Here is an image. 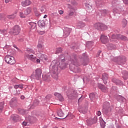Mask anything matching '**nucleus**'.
Here are the masks:
<instances>
[{
  "instance_id": "obj_42",
  "label": "nucleus",
  "mask_w": 128,
  "mask_h": 128,
  "mask_svg": "<svg viewBox=\"0 0 128 128\" xmlns=\"http://www.w3.org/2000/svg\"><path fill=\"white\" fill-rule=\"evenodd\" d=\"M20 16L22 18H26V15H24V14L22 12L20 13Z\"/></svg>"
},
{
  "instance_id": "obj_6",
  "label": "nucleus",
  "mask_w": 128,
  "mask_h": 128,
  "mask_svg": "<svg viewBox=\"0 0 128 128\" xmlns=\"http://www.w3.org/2000/svg\"><path fill=\"white\" fill-rule=\"evenodd\" d=\"M20 32V28L18 26H14L12 30V34L14 36H18Z\"/></svg>"
},
{
  "instance_id": "obj_34",
  "label": "nucleus",
  "mask_w": 128,
  "mask_h": 128,
  "mask_svg": "<svg viewBox=\"0 0 128 128\" xmlns=\"http://www.w3.org/2000/svg\"><path fill=\"white\" fill-rule=\"evenodd\" d=\"M100 124L102 128H104V126H106V124L104 123V120H102L100 122Z\"/></svg>"
},
{
  "instance_id": "obj_37",
  "label": "nucleus",
  "mask_w": 128,
  "mask_h": 128,
  "mask_svg": "<svg viewBox=\"0 0 128 128\" xmlns=\"http://www.w3.org/2000/svg\"><path fill=\"white\" fill-rule=\"evenodd\" d=\"M90 100H94V98H96V96H94V94H90Z\"/></svg>"
},
{
  "instance_id": "obj_54",
  "label": "nucleus",
  "mask_w": 128,
  "mask_h": 128,
  "mask_svg": "<svg viewBox=\"0 0 128 128\" xmlns=\"http://www.w3.org/2000/svg\"><path fill=\"white\" fill-rule=\"evenodd\" d=\"M13 46H14V48H16V50H18V47H17L16 45H14Z\"/></svg>"
},
{
  "instance_id": "obj_55",
  "label": "nucleus",
  "mask_w": 128,
  "mask_h": 128,
  "mask_svg": "<svg viewBox=\"0 0 128 128\" xmlns=\"http://www.w3.org/2000/svg\"><path fill=\"white\" fill-rule=\"evenodd\" d=\"M44 60H48V58L46 57V56H45Z\"/></svg>"
},
{
  "instance_id": "obj_20",
  "label": "nucleus",
  "mask_w": 128,
  "mask_h": 128,
  "mask_svg": "<svg viewBox=\"0 0 128 128\" xmlns=\"http://www.w3.org/2000/svg\"><path fill=\"white\" fill-rule=\"evenodd\" d=\"M58 116H60L61 118H66V116H64V112H62L61 109L58 112Z\"/></svg>"
},
{
  "instance_id": "obj_26",
  "label": "nucleus",
  "mask_w": 128,
  "mask_h": 128,
  "mask_svg": "<svg viewBox=\"0 0 128 128\" xmlns=\"http://www.w3.org/2000/svg\"><path fill=\"white\" fill-rule=\"evenodd\" d=\"M44 48L43 42H40V41H39L38 44L37 45V48L42 49Z\"/></svg>"
},
{
  "instance_id": "obj_50",
  "label": "nucleus",
  "mask_w": 128,
  "mask_h": 128,
  "mask_svg": "<svg viewBox=\"0 0 128 128\" xmlns=\"http://www.w3.org/2000/svg\"><path fill=\"white\" fill-rule=\"evenodd\" d=\"M23 126H26L28 124V123L26 122H22Z\"/></svg>"
},
{
  "instance_id": "obj_49",
  "label": "nucleus",
  "mask_w": 128,
  "mask_h": 128,
  "mask_svg": "<svg viewBox=\"0 0 128 128\" xmlns=\"http://www.w3.org/2000/svg\"><path fill=\"white\" fill-rule=\"evenodd\" d=\"M10 2H12V0H5L6 4H8Z\"/></svg>"
},
{
  "instance_id": "obj_52",
  "label": "nucleus",
  "mask_w": 128,
  "mask_h": 128,
  "mask_svg": "<svg viewBox=\"0 0 128 128\" xmlns=\"http://www.w3.org/2000/svg\"><path fill=\"white\" fill-rule=\"evenodd\" d=\"M21 100H24V96H22L20 97Z\"/></svg>"
},
{
  "instance_id": "obj_62",
  "label": "nucleus",
  "mask_w": 128,
  "mask_h": 128,
  "mask_svg": "<svg viewBox=\"0 0 128 128\" xmlns=\"http://www.w3.org/2000/svg\"><path fill=\"white\" fill-rule=\"evenodd\" d=\"M64 118H65L64 117H63Z\"/></svg>"
},
{
  "instance_id": "obj_45",
  "label": "nucleus",
  "mask_w": 128,
  "mask_h": 128,
  "mask_svg": "<svg viewBox=\"0 0 128 128\" xmlns=\"http://www.w3.org/2000/svg\"><path fill=\"white\" fill-rule=\"evenodd\" d=\"M36 62L37 64H40V60L36 58Z\"/></svg>"
},
{
  "instance_id": "obj_53",
  "label": "nucleus",
  "mask_w": 128,
  "mask_h": 128,
  "mask_svg": "<svg viewBox=\"0 0 128 128\" xmlns=\"http://www.w3.org/2000/svg\"><path fill=\"white\" fill-rule=\"evenodd\" d=\"M103 12H104V14H108V10H103Z\"/></svg>"
},
{
  "instance_id": "obj_39",
  "label": "nucleus",
  "mask_w": 128,
  "mask_h": 128,
  "mask_svg": "<svg viewBox=\"0 0 128 128\" xmlns=\"http://www.w3.org/2000/svg\"><path fill=\"white\" fill-rule=\"evenodd\" d=\"M46 56H44V54H40L39 56H38V57H39V58L40 60H44V58Z\"/></svg>"
},
{
  "instance_id": "obj_32",
  "label": "nucleus",
  "mask_w": 128,
  "mask_h": 128,
  "mask_svg": "<svg viewBox=\"0 0 128 128\" xmlns=\"http://www.w3.org/2000/svg\"><path fill=\"white\" fill-rule=\"evenodd\" d=\"M74 11H72L70 12H69V14H68V16H66V18H70V16H72L74 15Z\"/></svg>"
},
{
  "instance_id": "obj_31",
  "label": "nucleus",
  "mask_w": 128,
  "mask_h": 128,
  "mask_svg": "<svg viewBox=\"0 0 128 128\" xmlns=\"http://www.w3.org/2000/svg\"><path fill=\"white\" fill-rule=\"evenodd\" d=\"M122 26H123L124 28H126V24H128V22L126 21V20L124 19L122 20Z\"/></svg>"
},
{
  "instance_id": "obj_60",
  "label": "nucleus",
  "mask_w": 128,
  "mask_h": 128,
  "mask_svg": "<svg viewBox=\"0 0 128 128\" xmlns=\"http://www.w3.org/2000/svg\"><path fill=\"white\" fill-rule=\"evenodd\" d=\"M107 104H109V103H107Z\"/></svg>"
},
{
  "instance_id": "obj_22",
  "label": "nucleus",
  "mask_w": 128,
  "mask_h": 128,
  "mask_svg": "<svg viewBox=\"0 0 128 128\" xmlns=\"http://www.w3.org/2000/svg\"><path fill=\"white\" fill-rule=\"evenodd\" d=\"M71 62L73 64H74V66H80V64H78V62L76 58H74L72 59Z\"/></svg>"
},
{
  "instance_id": "obj_7",
  "label": "nucleus",
  "mask_w": 128,
  "mask_h": 128,
  "mask_svg": "<svg viewBox=\"0 0 128 128\" xmlns=\"http://www.w3.org/2000/svg\"><path fill=\"white\" fill-rule=\"evenodd\" d=\"M100 40L102 44H106L108 42V38L105 35H102L100 36Z\"/></svg>"
},
{
  "instance_id": "obj_14",
  "label": "nucleus",
  "mask_w": 128,
  "mask_h": 128,
  "mask_svg": "<svg viewBox=\"0 0 128 128\" xmlns=\"http://www.w3.org/2000/svg\"><path fill=\"white\" fill-rule=\"evenodd\" d=\"M98 87L104 92H106L108 90V88H106V87L100 84H98Z\"/></svg>"
},
{
  "instance_id": "obj_40",
  "label": "nucleus",
  "mask_w": 128,
  "mask_h": 128,
  "mask_svg": "<svg viewBox=\"0 0 128 128\" xmlns=\"http://www.w3.org/2000/svg\"><path fill=\"white\" fill-rule=\"evenodd\" d=\"M0 32H1L2 34H4V36H6V34H8V32H6V30H0Z\"/></svg>"
},
{
  "instance_id": "obj_57",
  "label": "nucleus",
  "mask_w": 128,
  "mask_h": 128,
  "mask_svg": "<svg viewBox=\"0 0 128 128\" xmlns=\"http://www.w3.org/2000/svg\"><path fill=\"white\" fill-rule=\"evenodd\" d=\"M82 97H81V98H79L78 102H80V100H82Z\"/></svg>"
},
{
  "instance_id": "obj_28",
  "label": "nucleus",
  "mask_w": 128,
  "mask_h": 128,
  "mask_svg": "<svg viewBox=\"0 0 128 128\" xmlns=\"http://www.w3.org/2000/svg\"><path fill=\"white\" fill-rule=\"evenodd\" d=\"M42 78H43L44 80H47L48 82L50 80V76L46 75H43Z\"/></svg>"
},
{
  "instance_id": "obj_33",
  "label": "nucleus",
  "mask_w": 128,
  "mask_h": 128,
  "mask_svg": "<svg viewBox=\"0 0 128 128\" xmlns=\"http://www.w3.org/2000/svg\"><path fill=\"white\" fill-rule=\"evenodd\" d=\"M106 46L108 50H112L114 48V45L112 44H108Z\"/></svg>"
},
{
  "instance_id": "obj_23",
  "label": "nucleus",
  "mask_w": 128,
  "mask_h": 128,
  "mask_svg": "<svg viewBox=\"0 0 128 128\" xmlns=\"http://www.w3.org/2000/svg\"><path fill=\"white\" fill-rule=\"evenodd\" d=\"M30 12H32V8H28L25 10L24 14L26 16H28V14H30Z\"/></svg>"
},
{
  "instance_id": "obj_41",
  "label": "nucleus",
  "mask_w": 128,
  "mask_h": 128,
  "mask_svg": "<svg viewBox=\"0 0 128 128\" xmlns=\"http://www.w3.org/2000/svg\"><path fill=\"white\" fill-rule=\"evenodd\" d=\"M88 112V108H82V114H86Z\"/></svg>"
},
{
  "instance_id": "obj_1",
  "label": "nucleus",
  "mask_w": 128,
  "mask_h": 128,
  "mask_svg": "<svg viewBox=\"0 0 128 128\" xmlns=\"http://www.w3.org/2000/svg\"><path fill=\"white\" fill-rule=\"evenodd\" d=\"M62 60L64 59H62L60 57L58 60H54L50 66V70L52 72V77L55 78V80L58 78V73L60 72L58 68H60V62H62Z\"/></svg>"
},
{
  "instance_id": "obj_58",
  "label": "nucleus",
  "mask_w": 128,
  "mask_h": 128,
  "mask_svg": "<svg viewBox=\"0 0 128 128\" xmlns=\"http://www.w3.org/2000/svg\"><path fill=\"white\" fill-rule=\"evenodd\" d=\"M100 120H102V117L100 118Z\"/></svg>"
},
{
  "instance_id": "obj_27",
  "label": "nucleus",
  "mask_w": 128,
  "mask_h": 128,
  "mask_svg": "<svg viewBox=\"0 0 128 128\" xmlns=\"http://www.w3.org/2000/svg\"><path fill=\"white\" fill-rule=\"evenodd\" d=\"M60 68L62 70H64L66 68V64L64 62H62L60 66Z\"/></svg>"
},
{
  "instance_id": "obj_15",
  "label": "nucleus",
  "mask_w": 128,
  "mask_h": 128,
  "mask_svg": "<svg viewBox=\"0 0 128 128\" xmlns=\"http://www.w3.org/2000/svg\"><path fill=\"white\" fill-rule=\"evenodd\" d=\"M94 26L96 30H100V28H102V26H104V24L100 23H96L94 25Z\"/></svg>"
},
{
  "instance_id": "obj_9",
  "label": "nucleus",
  "mask_w": 128,
  "mask_h": 128,
  "mask_svg": "<svg viewBox=\"0 0 128 128\" xmlns=\"http://www.w3.org/2000/svg\"><path fill=\"white\" fill-rule=\"evenodd\" d=\"M31 54H34L35 52L32 49L28 48L25 52L24 56L26 58L28 56H30Z\"/></svg>"
},
{
  "instance_id": "obj_56",
  "label": "nucleus",
  "mask_w": 128,
  "mask_h": 128,
  "mask_svg": "<svg viewBox=\"0 0 128 128\" xmlns=\"http://www.w3.org/2000/svg\"><path fill=\"white\" fill-rule=\"evenodd\" d=\"M47 17H48V15L46 14L44 16V18H46Z\"/></svg>"
},
{
  "instance_id": "obj_46",
  "label": "nucleus",
  "mask_w": 128,
  "mask_h": 128,
  "mask_svg": "<svg viewBox=\"0 0 128 128\" xmlns=\"http://www.w3.org/2000/svg\"><path fill=\"white\" fill-rule=\"evenodd\" d=\"M59 14H64V10H60L58 11Z\"/></svg>"
},
{
  "instance_id": "obj_5",
  "label": "nucleus",
  "mask_w": 128,
  "mask_h": 128,
  "mask_svg": "<svg viewBox=\"0 0 128 128\" xmlns=\"http://www.w3.org/2000/svg\"><path fill=\"white\" fill-rule=\"evenodd\" d=\"M112 40H116V38L118 40H126L127 38L126 36H124L122 34H113L112 36Z\"/></svg>"
},
{
  "instance_id": "obj_48",
  "label": "nucleus",
  "mask_w": 128,
  "mask_h": 128,
  "mask_svg": "<svg viewBox=\"0 0 128 128\" xmlns=\"http://www.w3.org/2000/svg\"><path fill=\"white\" fill-rule=\"evenodd\" d=\"M125 4H128V0H122Z\"/></svg>"
},
{
  "instance_id": "obj_18",
  "label": "nucleus",
  "mask_w": 128,
  "mask_h": 128,
  "mask_svg": "<svg viewBox=\"0 0 128 128\" xmlns=\"http://www.w3.org/2000/svg\"><path fill=\"white\" fill-rule=\"evenodd\" d=\"M70 34V28H65V30L64 31V36L66 38V36H68Z\"/></svg>"
},
{
  "instance_id": "obj_24",
  "label": "nucleus",
  "mask_w": 128,
  "mask_h": 128,
  "mask_svg": "<svg viewBox=\"0 0 128 128\" xmlns=\"http://www.w3.org/2000/svg\"><path fill=\"white\" fill-rule=\"evenodd\" d=\"M16 14H12L11 15H8L6 16L7 18H8V20H14V18H16Z\"/></svg>"
},
{
  "instance_id": "obj_36",
  "label": "nucleus",
  "mask_w": 128,
  "mask_h": 128,
  "mask_svg": "<svg viewBox=\"0 0 128 128\" xmlns=\"http://www.w3.org/2000/svg\"><path fill=\"white\" fill-rule=\"evenodd\" d=\"M4 102L0 103V110L2 112L4 110Z\"/></svg>"
},
{
  "instance_id": "obj_4",
  "label": "nucleus",
  "mask_w": 128,
  "mask_h": 128,
  "mask_svg": "<svg viewBox=\"0 0 128 128\" xmlns=\"http://www.w3.org/2000/svg\"><path fill=\"white\" fill-rule=\"evenodd\" d=\"M114 62H117L120 64H126V57L124 56H120L115 58Z\"/></svg>"
},
{
  "instance_id": "obj_8",
  "label": "nucleus",
  "mask_w": 128,
  "mask_h": 128,
  "mask_svg": "<svg viewBox=\"0 0 128 128\" xmlns=\"http://www.w3.org/2000/svg\"><path fill=\"white\" fill-rule=\"evenodd\" d=\"M96 120H98L96 118H90L88 120H86V122L88 126H90V124H96Z\"/></svg>"
},
{
  "instance_id": "obj_13",
  "label": "nucleus",
  "mask_w": 128,
  "mask_h": 128,
  "mask_svg": "<svg viewBox=\"0 0 128 128\" xmlns=\"http://www.w3.org/2000/svg\"><path fill=\"white\" fill-rule=\"evenodd\" d=\"M108 75L106 74H104L102 75V80L105 84L108 83Z\"/></svg>"
},
{
  "instance_id": "obj_25",
  "label": "nucleus",
  "mask_w": 128,
  "mask_h": 128,
  "mask_svg": "<svg viewBox=\"0 0 128 128\" xmlns=\"http://www.w3.org/2000/svg\"><path fill=\"white\" fill-rule=\"evenodd\" d=\"M112 111V108L110 107H108V108H106V109L104 110V112L106 114H108L110 112Z\"/></svg>"
},
{
  "instance_id": "obj_44",
  "label": "nucleus",
  "mask_w": 128,
  "mask_h": 128,
  "mask_svg": "<svg viewBox=\"0 0 128 128\" xmlns=\"http://www.w3.org/2000/svg\"><path fill=\"white\" fill-rule=\"evenodd\" d=\"M38 32L39 34H44L46 32L44 31L39 30V31H38Z\"/></svg>"
},
{
  "instance_id": "obj_59",
  "label": "nucleus",
  "mask_w": 128,
  "mask_h": 128,
  "mask_svg": "<svg viewBox=\"0 0 128 128\" xmlns=\"http://www.w3.org/2000/svg\"><path fill=\"white\" fill-rule=\"evenodd\" d=\"M100 52L98 53V56H100Z\"/></svg>"
},
{
  "instance_id": "obj_12",
  "label": "nucleus",
  "mask_w": 128,
  "mask_h": 128,
  "mask_svg": "<svg viewBox=\"0 0 128 128\" xmlns=\"http://www.w3.org/2000/svg\"><path fill=\"white\" fill-rule=\"evenodd\" d=\"M112 82H114V84H116L117 86H122V81H120V80H118L116 78H113L112 79Z\"/></svg>"
},
{
  "instance_id": "obj_11",
  "label": "nucleus",
  "mask_w": 128,
  "mask_h": 128,
  "mask_svg": "<svg viewBox=\"0 0 128 128\" xmlns=\"http://www.w3.org/2000/svg\"><path fill=\"white\" fill-rule=\"evenodd\" d=\"M26 58L28 60H30L33 62H36V56H34V54L28 55Z\"/></svg>"
},
{
  "instance_id": "obj_43",
  "label": "nucleus",
  "mask_w": 128,
  "mask_h": 128,
  "mask_svg": "<svg viewBox=\"0 0 128 128\" xmlns=\"http://www.w3.org/2000/svg\"><path fill=\"white\" fill-rule=\"evenodd\" d=\"M103 26H102V28H100V30H106L108 28V26L104 24H103Z\"/></svg>"
},
{
  "instance_id": "obj_35",
  "label": "nucleus",
  "mask_w": 128,
  "mask_h": 128,
  "mask_svg": "<svg viewBox=\"0 0 128 128\" xmlns=\"http://www.w3.org/2000/svg\"><path fill=\"white\" fill-rule=\"evenodd\" d=\"M26 111L23 109L19 110V112L20 114H26Z\"/></svg>"
},
{
  "instance_id": "obj_38",
  "label": "nucleus",
  "mask_w": 128,
  "mask_h": 128,
  "mask_svg": "<svg viewBox=\"0 0 128 128\" xmlns=\"http://www.w3.org/2000/svg\"><path fill=\"white\" fill-rule=\"evenodd\" d=\"M62 48H57L56 49V54H60V52H62Z\"/></svg>"
},
{
  "instance_id": "obj_51",
  "label": "nucleus",
  "mask_w": 128,
  "mask_h": 128,
  "mask_svg": "<svg viewBox=\"0 0 128 128\" xmlns=\"http://www.w3.org/2000/svg\"><path fill=\"white\" fill-rule=\"evenodd\" d=\"M40 11H41L42 12H44V8H41Z\"/></svg>"
},
{
  "instance_id": "obj_29",
  "label": "nucleus",
  "mask_w": 128,
  "mask_h": 128,
  "mask_svg": "<svg viewBox=\"0 0 128 128\" xmlns=\"http://www.w3.org/2000/svg\"><path fill=\"white\" fill-rule=\"evenodd\" d=\"M78 26H80V28H84V23L82 22H79L78 23Z\"/></svg>"
},
{
  "instance_id": "obj_17",
  "label": "nucleus",
  "mask_w": 128,
  "mask_h": 128,
  "mask_svg": "<svg viewBox=\"0 0 128 128\" xmlns=\"http://www.w3.org/2000/svg\"><path fill=\"white\" fill-rule=\"evenodd\" d=\"M10 120L14 122H18L20 120V117L18 115H13L10 117Z\"/></svg>"
},
{
  "instance_id": "obj_30",
  "label": "nucleus",
  "mask_w": 128,
  "mask_h": 128,
  "mask_svg": "<svg viewBox=\"0 0 128 128\" xmlns=\"http://www.w3.org/2000/svg\"><path fill=\"white\" fill-rule=\"evenodd\" d=\"M24 88V86L22 84H16L14 86V88Z\"/></svg>"
},
{
  "instance_id": "obj_21",
  "label": "nucleus",
  "mask_w": 128,
  "mask_h": 128,
  "mask_svg": "<svg viewBox=\"0 0 128 128\" xmlns=\"http://www.w3.org/2000/svg\"><path fill=\"white\" fill-rule=\"evenodd\" d=\"M30 26L31 30H36V24L35 22H30Z\"/></svg>"
},
{
  "instance_id": "obj_47",
  "label": "nucleus",
  "mask_w": 128,
  "mask_h": 128,
  "mask_svg": "<svg viewBox=\"0 0 128 128\" xmlns=\"http://www.w3.org/2000/svg\"><path fill=\"white\" fill-rule=\"evenodd\" d=\"M96 114H97V116H101L102 112H100V111H98Z\"/></svg>"
},
{
  "instance_id": "obj_10",
  "label": "nucleus",
  "mask_w": 128,
  "mask_h": 128,
  "mask_svg": "<svg viewBox=\"0 0 128 128\" xmlns=\"http://www.w3.org/2000/svg\"><path fill=\"white\" fill-rule=\"evenodd\" d=\"M32 4V2L30 0H24L22 2V6L26 7Z\"/></svg>"
},
{
  "instance_id": "obj_19",
  "label": "nucleus",
  "mask_w": 128,
  "mask_h": 128,
  "mask_svg": "<svg viewBox=\"0 0 128 128\" xmlns=\"http://www.w3.org/2000/svg\"><path fill=\"white\" fill-rule=\"evenodd\" d=\"M38 26H41L42 28H44V26H46V22L44 20H40L38 21Z\"/></svg>"
},
{
  "instance_id": "obj_61",
  "label": "nucleus",
  "mask_w": 128,
  "mask_h": 128,
  "mask_svg": "<svg viewBox=\"0 0 128 128\" xmlns=\"http://www.w3.org/2000/svg\"><path fill=\"white\" fill-rule=\"evenodd\" d=\"M10 104H12V102H10Z\"/></svg>"
},
{
  "instance_id": "obj_2",
  "label": "nucleus",
  "mask_w": 128,
  "mask_h": 128,
  "mask_svg": "<svg viewBox=\"0 0 128 128\" xmlns=\"http://www.w3.org/2000/svg\"><path fill=\"white\" fill-rule=\"evenodd\" d=\"M42 69L37 68L35 71L33 72L32 75V78H34L35 80H39L40 78V76H42Z\"/></svg>"
},
{
  "instance_id": "obj_16",
  "label": "nucleus",
  "mask_w": 128,
  "mask_h": 128,
  "mask_svg": "<svg viewBox=\"0 0 128 128\" xmlns=\"http://www.w3.org/2000/svg\"><path fill=\"white\" fill-rule=\"evenodd\" d=\"M54 96H56V98H59V100H60V102H62L64 100V97H62V96L60 94L55 92L54 94Z\"/></svg>"
},
{
  "instance_id": "obj_3",
  "label": "nucleus",
  "mask_w": 128,
  "mask_h": 128,
  "mask_svg": "<svg viewBox=\"0 0 128 128\" xmlns=\"http://www.w3.org/2000/svg\"><path fill=\"white\" fill-rule=\"evenodd\" d=\"M5 62L9 64H16V60H14V58L9 55L6 56Z\"/></svg>"
}]
</instances>
